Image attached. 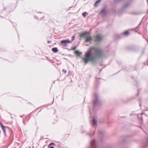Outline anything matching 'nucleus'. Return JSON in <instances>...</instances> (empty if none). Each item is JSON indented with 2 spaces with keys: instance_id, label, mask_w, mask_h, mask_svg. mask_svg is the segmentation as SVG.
I'll list each match as a JSON object with an SVG mask.
<instances>
[{
  "instance_id": "a878e982",
  "label": "nucleus",
  "mask_w": 148,
  "mask_h": 148,
  "mask_svg": "<svg viewBox=\"0 0 148 148\" xmlns=\"http://www.w3.org/2000/svg\"><path fill=\"white\" fill-rule=\"evenodd\" d=\"M66 71L65 70V73H66Z\"/></svg>"
},
{
  "instance_id": "7c9ffc66",
  "label": "nucleus",
  "mask_w": 148,
  "mask_h": 148,
  "mask_svg": "<svg viewBox=\"0 0 148 148\" xmlns=\"http://www.w3.org/2000/svg\"><path fill=\"white\" fill-rule=\"evenodd\" d=\"M146 110V111H148V110Z\"/></svg>"
},
{
  "instance_id": "7ed1b4c3",
  "label": "nucleus",
  "mask_w": 148,
  "mask_h": 148,
  "mask_svg": "<svg viewBox=\"0 0 148 148\" xmlns=\"http://www.w3.org/2000/svg\"><path fill=\"white\" fill-rule=\"evenodd\" d=\"M94 38L95 41L99 42L102 39L103 37L101 35L98 34L95 36Z\"/></svg>"
},
{
  "instance_id": "6ab92c4d",
  "label": "nucleus",
  "mask_w": 148,
  "mask_h": 148,
  "mask_svg": "<svg viewBox=\"0 0 148 148\" xmlns=\"http://www.w3.org/2000/svg\"><path fill=\"white\" fill-rule=\"evenodd\" d=\"M147 143L145 145V146L146 147H148V138H147Z\"/></svg>"
},
{
  "instance_id": "393cba45",
  "label": "nucleus",
  "mask_w": 148,
  "mask_h": 148,
  "mask_svg": "<svg viewBox=\"0 0 148 148\" xmlns=\"http://www.w3.org/2000/svg\"><path fill=\"white\" fill-rule=\"evenodd\" d=\"M102 69H101L100 70V72H101V71H102Z\"/></svg>"
},
{
  "instance_id": "f8f14e48",
  "label": "nucleus",
  "mask_w": 148,
  "mask_h": 148,
  "mask_svg": "<svg viewBox=\"0 0 148 148\" xmlns=\"http://www.w3.org/2000/svg\"><path fill=\"white\" fill-rule=\"evenodd\" d=\"M130 4V2H128L126 3L124 5V8H126Z\"/></svg>"
},
{
  "instance_id": "ddd939ff",
  "label": "nucleus",
  "mask_w": 148,
  "mask_h": 148,
  "mask_svg": "<svg viewBox=\"0 0 148 148\" xmlns=\"http://www.w3.org/2000/svg\"><path fill=\"white\" fill-rule=\"evenodd\" d=\"M141 22L138 25V26L136 27V31L137 32H138V31L139 30V26H140V25L141 24Z\"/></svg>"
},
{
  "instance_id": "b1692460",
  "label": "nucleus",
  "mask_w": 148,
  "mask_h": 148,
  "mask_svg": "<svg viewBox=\"0 0 148 148\" xmlns=\"http://www.w3.org/2000/svg\"><path fill=\"white\" fill-rule=\"evenodd\" d=\"M138 94L137 95V96H138V95L139 94V90H138Z\"/></svg>"
},
{
  "instance_id": "9b49d317",
  "label": "nucleus",
  "mask_w": 148,
  "mask_h": 148,
  "mask_svg": "<svg viewBox=\"0 0 148 148\" xmlns=\"http://www.w3.org/2000/svg\"><path fill=\"white\" fill-rule=\"evenodd\" d=\"M95 133V132H94L92 134H91L90 133H88V132H86V134L87 135H88V136H93V135H94V134Z\"/></svg>"
},
{
  "instance_id": "39448f33",
  "label": "nucleus",
  "mask_w": 148,
  "mask_h": 148,
  "mask_svg": "<svg viewBox=\"0 0 148 148\" xmlns=\"http://www.w3.org/2000/svg\"><path fill=\"white\" fill-rule=\"evenodd\" d=\"M86 39L85 40V41L86 42H90L92 40V38L90 36H86Z\"/></svg>"
},
{
  "instance_id": "6e6552de",
  "label": "nucleus",
  "mask_w": 148,
  "mask_h": 148,
  "mask_svg": "<svg viewBox=\"0 0 148 148\" xmlns=\"http://www.w3.org/2000/svg\"><path fill=\"white\" fill-rule=\"evenodd\" d=\"M100 13H103L104 15H106L107 14V12L106 11V9L105 8L102 10L101 11Z\"/></svg>"
},
{
  "instance_id": "cd10ccee",
  "label": "nucleus",
  "mask_w": 148,
  "mask_h": 148,
  "mask_svg": "<svg viewBox=\"0 0 148 148\" xmlns=\"http://www.w3.org/2000/svg\"><path fill=\"white\" fill-rule=\"evenodd\" d=\"M124 140H123L122 141V142H124Z\"/></svg>"
},
{
  "instance_id": "0eeeda50",
  "label": "nucleus",
  "mask_w": 148,
  "mask_h": 148,
  "mask_svg": "<svg viewBox=\"0 0 148 148\" xmlns=\"http://www.w3.org/2000/svg\"><path fill=\"white\" fill-rule=\"evenodd\" d=\"M52 50L54 53H56L58 51V49L57 47H54L52 48Z\"/></svg>"
},
{
  "instance_id": "4468645a",
  "label": "nucleus",
  "mask_w": 148,
  "mask_h": 148,
  "mask_svg": "<svg viewBox=\"0 0 148 148\" xmlns=\"http://www.w3.org/2000/svg\"><path fill=\"white\" fill-rule=\"evenodd\" d=\"M129 32L128 31H126L125 32L123 33V34L125 36H127L129 34Z\"/></svg>"
},
{
  "instance_id": "2f4dec72",
  "label": "nucleus",
  "mask_w": 148,
  "mask_h": 148,
  "mask_svg": "<svg viewBox=\"0 0 148 148\" xmlns=\"http://www.w3.org/2000/svg\"><path fill=\"white\" fill-rule=\"evenodd\" d=\"M71 77H69V78H70Z\"/></svg>"
},
{
  "instance_id": "c85d7f7f",
  "label": "nucleus",
  "mask_w": 148,
  "mask_h": 148,
  "mask_svg": "<svg viewBox=\"0 0 148 148\" xmlns=\"http://www.w3.org/2000/svg\"><path fill=\"white\" fill-rule=\"evenodd\" d=\"M91 111H90V114H91Z\"/></svg>"
},
{
  "instance_id": "20e7f679",
  "label": "nucleus",
  "mask_w": 148,
  "mask_h": 148,
  "mask_svg": "<svg viewBox=\"0 0 148 148\" xmlns=\"http://www.w3.org/2000/svg\"><path fill=\"white\" fill-rule=\"evenodd\" d=\"M97 120L94 118L92 119V125L93 126H96L97 125Z\"/></svg>"
},
{
  "instance_id": "bb28decb",
  "label": "nucleus",
  "mask_w": 148,
  "mask_h": 148,
  "mask_svg": "<svg viewBox=\"0 0 148 148\" xmlns=\"http://www.w3.org/2000/svg\"><path fill=\"white\" fill-rule=\"evenodd\" d=\"M147 65L148 66V62H147Z\"/></svg>"
},
{
  "instance_id": "f3484780",
  "label": "nucleus",
  "mask_w": 148,
  "mask_h": 148,
  "mask_svg": "<svg viewBox=\"0 0 148 148\" xmlns=\"http://www.w3.org/2000/svg\"><path fill=\"white\" fill-rule=\"evenodd\" d=\"M98 132L99 134H103V132L101 130H99L98 131Z\"/></svg>"
},
{
  "instance_id": "aec40b11",
  "label": "nucleus",
  "mask_w": 148,
  "mask_h": 148,
  "mask_svg": "<svg viewBox=\"0 0 148 148\" xmlns=\"http://www.w3.org/2000/svg\"><path fill=\"white\" fill-rule=\"evenodd\" d=\"M75 38V36L74 35L72 36V42L74 40Z\"/></svg>"
},
{
  "instance_id": "f257e3e1",
  "label": "nucleus",
  "mask_w": 148,
  "mask_h": 148,
  "mask_svg": "<svg viewBox=\"0 0 148 148\" xmlns=\"http://www.w3.org/2000/svg\"><path fill=\"white\" fill-rule=\"evenodd\" d=\"M103 55V52L100 48L96 47H91L89 48L85 53V58L83 59L84 62L86 64L90 60L93 61L98 57H102Z\"/></svg>"
},
{
  "instance_id": "412c9836",
  "label": "nucleus",
  "mask_w": 148,
  "mask_h": 148,
  "mask_svg": "<svg viewBox=\"0 0 148 148\" xmlns=\"http://www.w3.org/2000/svg\"><path fill=\"white\" fill-rule=\"evenodd\" d=\"M71 75L72 77H73V75H71V73H69L68 74V76H67V77H68L69 76H70Z\"/></svg>"
},
{
  "instance_id": "5701e85b",
  "label": "nucleus",
  "mask_w": 148,
  "mask_h": 148,
  "mask_svg": "<svg viewBox=\"0 0 148 148\" xmlns=\"http://www.w3.org/2000/svg\"><path fill=\"white\" fill-rule=\"evenodd\" d=\"M61 42L62 43H65V40H63L62 41H61Z\"/></svg>"
},
{
  "instance_id": "f03ea898",
  "label": "nucleus",
  "mask_w": 148,
  "mask_h": 148,
  "mask_svg": "<svg viewBox=\"0 0 148 148\" xmlns=\"http://www.w3.org/2000/svg\"><path fill=\"white\" fill-rule=\"evenodd\" d=\"M94 97L95 99L93 101V106L92 108V110L93 111L96 108L100 106L101 105V103L100 102L98 94L96 93H95L94 94Z\"/></svg>"
},
{
  "instance_id": "2eb2a0df",
  "label": "nucleus",
  "mask_w": 148,
  "mask_h": 148,
  "mask_svg": "<svg viewBox=\"0 0 148 148\" xmlns=\"http://www.w3.org/2000/svg\"><path fill=\"white\" fill-rule=\"evenodd\" d=\"M54 144L53 143H50L48 146V147H49V148H54L53 147H50L52 145H54Z\"/></svg>"
},
{
  "instance_id": "a211bd4d",
  "label": "nucleus",
  "mask_w": 148,
  "mask_h": 148,
  "mask_svg": "<svg viewBox=\"0 0 148 148\" xmlns=\"http://www.w3.org/2000/svg\"><path fill=\"white\" fill-rule=\"evenodd\" d=\"M71 42L69 40H65V44L68 42Z\"/></svg>"
},
{
  "instance_id": "4be33fe9",
  "label": "nucleus",
  "mask_w": 148,
  "mask_h": 148,
  "mask_svg": "<svg viewBox=\"0 0 148 148\" xmlns=\"http://www.w3.org/2000/svg\"><path fill=\"white\" fill-rule=\"evenodd\" d=\"M116 2H118L119 1H120L121 0H115Z\"/></svg>"
},
{
  "instance_id": "9d476101",
  "label": "nucleus",
  "mask_w": 148,
  "mask_h": 148,
  "mask_svg": "<svg viewBox=\"0 0 148 148\" xmlns=\"http://www.w3.org/2000/svg\"><path fill=\"white\" fill-rule=\"evenodd\" d=\"M88 33L87 32H85L84 33H83L82 34H81L80 35V36L81 37H82L83 36H85L86 34H87Z\"/></svg>"
},
{
  "instance_id": "423d86ee",
  "label": "nucleus",
  "mask_w": 148,
  "mask_h": 148,
  "mask_svg": "<svg viewBox=\"0 0 148 148\" xmlns=\"http://www.w3.org/2000/svg\"><path fill=\"white\" fill-rule=\"evenodd\" d=\"M0 125L1 127V128L3 130L4 133H5V126H4L2 123L0 122Z\"/></svg>"
},
{
  "instance_id": "dca6fc26",
  "label": "nucleus",
  "mask_w": 148,
  "mask_h": 148,
  "mask_svg": "<svg viewBox=\"0 0 148 148\" xmlns=\"http://www.w3.org/2000/svg\"><path fill=\"white\" fill-rule=\"evenodd\" d=\"M86 14H87V12H84L83 13H82V15L84 17H86Z\"/></svg>"
},
{
  "instance_id": "1a4fd4ad",
  "label": "nucleus",
  "mask_w": 148,
  "mask_h": 148,
  "mask_svg": "<svg viewBox=\"0 0 148 148\" xmlns=\"http://www.w3.org/2000/svg\"><path fill=\"white\" fill-rule=\"evenodd\" d=\"M101 1V0H97L95 2L94 6L95 7H97L98 5V4H99Z\"/></svg>"
},
{
  "instance_id": "c756f323",
  "label": "nucleus",
  "mask_w": 148,
  "mask_h": 148,
  "mask_svg": "<svg viewBox=\"0 0 148 148\" xmlns=\"http://www.w3.org/2000/svg\"><path fill=\"white\" fill-rule=\"evenodd\" d=\"M140 106H141V104H140Z\"/></svg>"
}]
</instances>
